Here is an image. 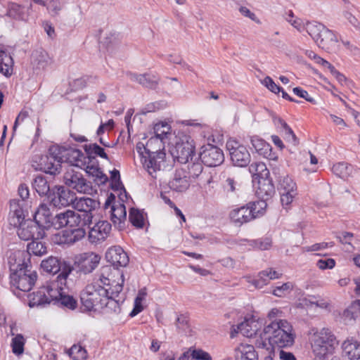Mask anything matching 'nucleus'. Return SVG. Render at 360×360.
<instances>
[{"instance_id":"79ce46f5","label":"nucleus","mask_w":360,"mask_h":360,"mask_svg":"<svg viewBox=\"0 0 360 360\" xmlns=\"http://www.w3.org/2000/svg\"><path fill=\"white\" fill-rule=\"evenodd\" d=\"M86 172L93 177L94 182L97 185L104 184L108 180V176L97 167L88 166Z\"/></svg>"},{"instance_id":"c9c22d12","label":"nucleus","mask_w":360,"mask_h":360,"mask_svg":"<svg viewBox=\"0 0 360 360\" xmlns=\"http://www.w3.org/2000/svg\"><path fill=\"white\" fill-rule=\"evenodd\" d=\"M359 317L360 309L354 301L344 310L342 316L346 324H352Z\"/></svg>"},{"instance_id":"9b49d317","label":"nucleus","mask_w":360,"mask_h":360,"mask_svg":"<svg viewBox=\"0 0 360 360\" xmlns=\"http://www.w3.org/2000/svg\"><path fill=\"white\" fill-rule=\"evenodd\" d=\"M200 158L205 165L212 167L220 165L224 160V155L219 148L208 144L202 148Z\"/></svg>"},{"instance_id":"1a4fd4ad","label":"nucleus","mask_w":360,"mask_h":360,"mask_svg":"<svg viewBox=\"0 0 360 360\" xmlns=\"http://www.w3.org/2000/svg\"><path fill=\"white\" fill-rule=\"evenodd\" d=\"M101 257L93 252L82 253L75 258L73 269L84 274L91 273L98 265Z\"/></svg>"},{"instance_id":"5fc2aeb1","label":"nucleus","mask_w":360,"mask_h":360,"mask_svg":"<svg viewBox=\"0 0 360 360\" xmlns=\"http://www.w3.org/2000/svg\"><path fill=\"white\" fill-rule=\"evenodd\" d=\"M66 211L56 214L51 221V227L55 229H60L67 226Z\"/></svg>"},{"instance_id":"f03ea898","label":"nucleus","mask_w":360,"mask_h":360,"mask_svg":"<svg viewBox=\"0 0 360 360\" xmlns=\"http://www.w3.org/2000/svg\"><path fill=\"white\" fill-rule=\"evenodd\" d=\"M308 334L311 340L314 360H327L328 354L338 345V340L332 330L328 328H323L321 330L311 328Z\"/></svg>"},{"instance_id":"7ed1b4c3","label":"nucleus","mask_w":360,"mask_h":360,"mask_svg":"<svg viewBox=\"0 0 360 360\" xmlns=\"http://www.w3.org/2000/svg\"><path fill=\"white\" fill-rule=\"evenodd\" d=\"M15 270L11 268L10 285L11 290L18 297H20V291L28 292L34 286L37 274L32 271L27 264H19Z\"/></svg>"},{"instance_id":"ea45409f","label":"nucleus","mask_w":360,"mask_h":360,"mask_svg":"<svg viewBox=\"0 0 360 360\" xmlns=\"http://www.w3.org/2000/svg\"><path fill=\"white\" fill-rule=\"evenodd\" d=\"M32 61L38 68H45L50 62L48 53L42 50H36L32 54Z\"/></svg>"},{"instance_id":"37998d69","label":"nucleus","mask_w":360,"mask_h":360,"mask_svg":"<svg viewBox=\"0 0 360 360\" xmlns=\"http://www.w3.org/2000/svg\"><path fill=\"white\" fill-rule=\"evenodd\" d=\"M332 169L336 176L341 179H346L352 174L353 167L346 162H339L334 165Z\"/></svg>"},{"instance_id":"4c0bfd02","label":"nucleus","mask_w":360,"mask_h":360,"mask_svg":"<svg viewBox=\"0 0 360 360\" xmlns=\"http://www.w3.org/2000/svg\"><path fill=\"white\" fill-rule=\"evenodd\" d=\"M178 360H212L210 355L201 349H189L184 352Z\"/></svg>"},{"instance_id":"f704fd0d","label":"nucleus","mask_w":360,"mask_h":360,"mask_svg":"<svg viewBox=\"0 0 360 360\" xmlns=\"http://www.w3.org/2000/svg\"><path fill=\"white\" fill-rule=\"evenodd\" d=\"M257 193L264 200L270 198L275 193L274 186L271 181L266 178L259 180Z\"/></svg>"},{"instance_id":"e433bc0d","label":"nucleus","mask_w":360,"mask_h":360,"mask_svg":"<svg viewBox=\"0 0 360 360\" xmlns=\"http://www.w3.org/2000/svg\"><path fill=\"white\" fill-rule=\"evenodd\" d=\"M32 187L41 196H48L50 192H51L48 181L41 175H38L34 179Z\"/></svg>"},{"instance_id":"3c124183","label":"nucleus","mask_w":360,"mask_h":360,"mask_svg":"<svg viewBox=\"0 0 360 360\" xmlns=\"http://www.w3.org/2000/svg\"><path fill=\"white\" fill-rule=\"evenodd\" d=\"M276 120L278 121V123L281 126V127L284 130L285 139L288 141L292 143L293 145H297L298 143V141L292 129L281 117H278Z\"/></svg>"},{"instance_id":"dca6fc26","label":"nucleus","mask_w":360,"mask_h":360,"mask_svg":"<svg viewBox=\"0 0 360 360\" xmlns=\"http://www.w3.org/2000/svg\"><path fill=\"white\" fill-rule=\"evenodd\" d=\"M72 207L82 217L83 216L88 215L90 218L91 224L94 217L93 212L100 207V202L90 198L82 197L77 198L75 197Z\"/></svg>"},{"instance_id":"0e129e2a","label":"nucleus","mask_w":360,"mask_h":360,"mask_svg":"<svg viewBox=\"0 0 360 360\" xmlns=\"http://www.w3.org/2000/svg\"><path fill=\"white\" fill-rule=\"evenodd\" d=\"M153 141V138H151L148 140V141L147 142L146 146H144V144L141 142H139L136 144V150L142 156L143 159H144V157H146V155L150 150L149 147L152 144Z\"/></svg>"},{"instance_id":"864d4df0","label":"nucleus","mask_w":360,"mask_h":360,"mask_svg":"<svg viewBox=\"0 0 360 360\" xmlns=\"http://www.w3.org/2000/svg\"><path fill=\"white\" fill-rule=\"evenodd\" d=\"M69 356L74 360H85L87 358V352L80 345H73L68 352Z\"/></svg>"},{"instance_id":"2f4dec72","label":"nucleus","mask_w":360,"mask_h":360,"mask_svg":"<svg viewBox=\"0 0 360 360\" xmlns=\"http://www.w3.org/2000/svg\"><path fill=\"white\" fill-rule=\"evenodd\" d=\"M9 221L10 224L15 227H20L26 221L23 210L15 202L11 204Z\"/></svg>"},{"instance_id":"a878e982","label":"nucleus","mask_w":360,"mask_h":360,"mask_svg":"<svg viewBox=\"0 0 360 360\" xmlns=\"http://www.w3.org/2000/svg\"><path fill=\"white\" fill-rule=\"evenodd\" d=\"M251 213L252 211L249 210V208L245 205L233 210L230 212L229 217L232 222L236 225L241 226L254 219L252 217L253 214Z\"/></svg>"},{"instance_id":"c03bdc74","label":"nucleus","mask_w":360,"mask_h":360,"mask_svg":"<svg viewBox=\"0 0 360 360\" xmlns=\"http://www.w3.org/2000/svg\"><path fill=\"white\" fill-rule=\"evenodd\" d=\"M129 219L133 226L141 229L144 226L143 212L139 209L132 207L129 210Z\"/></svg>"},{"instance_id":"b1692460","label":"nucleus","mask_w":360,"mask_h":360,"mask_svg":"<svg viewBox=\"0 0 360 360\" xmlns=\"http://www.w3.org/2000/svg\"><path fill=\"white\" fill-rule=\"evenodd\" d=\"M169 187L176 192H184L190 186V182L184 169H176L173 178L168 183Z\"/></svg>"},{"instance_id":"6e6552de","label":"nucleus","mask_w":360,"mask_h":360,"mask_svg":"<svg viewBox=\"0 0 360 360\" xmlns=\"http://www.w3.org/2000/svg\"><path fill=\"white\" fill-rule=\"evenodd\" d=\"M226 148L229 151L231 160L235 166L244 167L250 164L251 157L245 146L234 140H229L226 143Z\"/></svg>"},{"instance_id":"bf43d9fd","label":"nucleus","mask_w":360,"mask_h":360,"mask_svg":"<svg viewBox=\"0 0 360 360\" xmlns=\"http://www.w3.org/2000/svg\"><path fill=\"white\" fill-rule=\"evenodd\" d=\"M83 227L84 226H78L77 229L71 231L68 238V243H75L82 240L85 236L86 231Z\"/></svg>"},{"instance_id":"4be33fe9","label":"nucleus","mask_w":360,"mask_h":360,"mask_svg":"<svg viewBox=\"0 0 360 360\" xmlns=\"http://www.w3.org/2000/svg\"><path fill=\"white\" fill-rule=\"evenodd\" d=\"M222 187L224 191L230 197L237 195L239 191V185L236 180L233 169L231 167L227 168L221 174Z\"/></svg>"},{"instance_id":"39448f33","label":"nucleus","mask_w":360,"mask_h":360,"mask_svg":"<svg viewBox=\"0 0 360 360\" xmlns=\"http://www.w3.org/2000/svg\"><path fill=\"white\" fill-rule=\"evenodd\" d=\"M41 268L43 271L53 275L57 274L61 271L57 276L56 282L60 285L65 283L68 276L73 270V267L69 263L62 262L60 259L53 256L42 260Z\"/></svg>"},{"instance_id":"6e6d98bb","label":"nucleus","mask_w":360,"mask_h":360,"mask_svg":"<svg viewBox=\"0 0 360 360\" xmlns=\"http://www.w3.org/2000/svg\"><path fill=\"white\" fill-rule=\"evenodd\" d=\"M293 285L290 282L283 283L280 286L276 287L272 291V294L276 297H282L288 294L292 289Z\"/></svg>"},{"instance_id":"f8f14e48","label":"nucleus","mask_w":360,"mask_h":360,"mask_svg":"<svg viewBox=\"0 0 360 360\" xmlns=\"http://www.w3.org/2000/svg\"><path fill=\"white\" fill-rule=\"evenodd\" d=\"M54 283H48L39 288L37 291L28 295L29 306L30 307H44L53 302V297L50 296L51 290H53Z\"/></svg>"},{"instance_id":"72a5a7b5","label":"nucleus","mask_w":360,"mask_h":360,"mask_svg":"<svg viewBox=\"0 0 360 360\" xmlns=\"http://www.w3.org/2000/svg\"><path fill=\"white\" fill-rule=\"evenodd\" d=\"M110 219L116 224L124 223L127 219V211L125 205L119 202L117 205L113 204L110 210Z\"/></svg>"},{"instance_id":"473e14b6","label":"nucleus","mask_w":360,"mask_h":360,"mask_svg":"<svg viewBox=\"0 0 360 360\" xmlns=\"http://www.w3.org/2000/svg\"><path fill=\"white\" fill-rule=\"evenodd\" d=\"M13 60L8 53L0 47V72L8 77L13 73Z\"/></svg>"},{"instance_id":"8fccbe9b","label":"nucleus","mask_w":360,"mask_h":360,"mask_svg":"<svg viewBox=\"0 0 360 360\" xmlns=\"http://www.w3.org/2000/svg\"><path fill=\"white\" fill-rule=\"evenodd\" d=\"M278 190L280 192L297 193V186L294 181L288 176H283L279 181Z\"/></svg>"},{"instance_id":"49530a36","label":"nucleus","mask_w":360,"mask_h":360,"mask_svg":"<svg viewBox=\"0 0 360 360\" xmlns=\"http://www.w3.org/2000/svg\"><path fill=\"white\" fill-rule=\"evenodd\" d=\"M27 248L29 254H32L36 256H41L46 253V247L45 244L39 240H34L31 243H29Z\"/></svg>"},{"instance_id":"338daca9","label":"nucleus","mask_w":360,"mask_h":360,"mask_svg":"<svg viewBox=\"0 0 360 360\" xmlns=\"http://www.w3.org/2000/svg\"><path fill=\"white\" fill-rule=\"evenodd\" d=\"M263 84L268 89H269L273 93L278 94L280 92L281 90H282V87L278 86L269 76L264 78Z\"/></svg>"},{"instance_id":"5701e85b","label":"nucleus","mask_w":360,"mask_h":360,"mask_svg":"<svg viewBox=\"0 0 360 360\" xmlns=\"http://www.w3.org/2000/svg\"><path fill=\"white\" fill-rule=\"evenodd\" d=\"M127 75L131 81L139 83L145 88L151 89H156L160 81V78L156 75L150 72L143 74L128 72Z\"/></svg>"},{"instance_id":"412c9836","label":"nucleus","mask_w":360,"mask_h":360,"mask_svg":"<svg viewBox=\"0 0 360 360\" xmlns=\"http://www.w3.org/2000/svg\"><path fill=\"white\" fill-rule=\"evenodd\" d=\"M53 218V217L48 205L41 203L34 212L33 221L45 230L51 228Z\"/></svg>"},{"instance_id":"603ef678","label":"nucleus","mask_w":360,"mask_h":360,"mask_svg":"<svg viewBox=\"0 0 360 360\" xmlns=\"http://www.w3.org/2000/svg\"><path fill=\"white\" fill-rule=\"evenodd\" d=\"M25 339L21 334H18L12 339L11 347L13 352L16 355L22 354L24 352Z\"/></svg>"},{"instance_id":"09e8293b","label":"nucleus","mask_w":360,"mask_h":360,"mask_svg":"<svg viewBox=\"0 0 360 360\" xmlns=\"http://www.w3.org/2000/svg\"><path fill=\"white\" fill-rule=\"evenodd\" d=\"M250 141L252 147L262 154L266 155L268 151L271 150V146L258 136H252Z\"/></svg>"},{"instance_id":"13d9d810","label":"nucleus","mask_w":360,"mask_h":360,"mask_svg":"<svg viewBox=\"0 0 360 360\" xmlns=\"http://www.w3.org/2000/svg\"><path fill=\"white\" fill-rule=\"evenodd\" d=\"M110 270V268L109 266L102 267L100 273L97 275L98 278H96L94 282H98L105 288L110 285V280L108 278V276H106L108 275Z\"/></svg>"},{"instance_id":"20e7f679","label":"nucleus","mask_w":360,"mask_h":360,"mask_svg":"<svg viewBox=\"0 0 360 360\" xmlns=\"http://www.w3.org/2000/svg\"><path fill=\"white\" fill-rule=\"evenodd\" d=\"M109 289L102 286L98 282L87 285L80 293L82 305L88 311L102 309V304L106 300Z\"/></svg>"},{"instance_id":"4468645a","label":"nucleus","mask_w":360,"mask_h":360,"mask_svg":"<svg viewBox=\"0 0 360 360\" xmlns=\"http://www.w3.org/2000/svg\"><path fill=\"white\" fill-rule=\"evenodd\" d=\"M19 238L24 240H39L44 237V230L32 220L27 219L18 227L17 231Z\"/></svg>"},{"instance_id":"2eb2a0df","label":"nucleus","mask_w":360,"mask_h":360,"mask_svg":"<svg viewBox=\"0 0 360 360\" xmlns=\"http://www.w3.org/2000/svg\"><path fill=\"white\" fill-rule=\"evenodd\" d=\"M165 156L166 154L163 150H158L156 151L150 150L144 157L143 165L150 176L156 178L154 174L161 169L162 165H164Z\"/></svg>"},{"instance_id":"0eeeda50","label":"nucleus","mask_w":360,"mask_h":360,"mask_svg":"<svg viewBox=\"0 0 360 360\" xmlns=\"http://www.w3.org/2000/svg\"><path fill=\"white\" fill-rule=\"evenodd\" d=\"M51 151L58 154L61 163L68 162L71 166L82 167L85 165V156L79 149L59 146H51Z\"/></svg>"},{"instance_id":"7c9ffc66","label":"nucleus","mask_w":360,"mask_h":360,"mask_svg":"<svg viewBox=\"0 0 360 360\" xmlns=\"http://www.w3.org/2000/svg\"><path fill=\"white\" fill-rule=\"evenodd\" d=\"M236 360H257V355L252 345H240L235 349Z\"/></svg>"},{"instance_id":"680f3d73","label":"nucleus","mask_w":360,"mask_h":360,"mask_svg":"<svg viewBox=\"0 0 360 360\" xmlns=\"http://www.w3.org/2000/svg\"><path fill=\"white\" fill-rule=\"evenodd\" d=\"M249 278V277H247L248 281L252 283L257 288H262L264 285H267L269 282L267 276L262 275V271L258 274L257 278L252 281H250Z\"/></svg>"},{"instance_id":"bb28decb","label":"nucleus","mask_w":360,"mask_h":360,"mask_svg":"<svg viewBox=\"0 0 360 360\" xmlns=\"http://www.w3.org/2000/svg\"><path fill=\"white\" fill-rule=\"evenodd\" d=\"M32 7L31 4L25 7L15 3H10L8 6L6 15L15 20H27L29 16V10Z\"/></svg>"},{"instance_id":"f257e3e1","label":"nucleus","mask_w":360,"mask_h":360,"mask_svg":"<svg viewBox=\"0 0 360 360\" xmlns=\"http://www.w3.org/2000/svg\"><path fill=\"white\" fill-rule=\"evenodd\" d=\"M259 335L262 340H268L267 348L274 351V346L278 348L292 346L295 338L292 325L286 320L277 319L267 323Z\"/></svg>"},{"instance_id":"aec40b11","label":"nucleus","mask_w":360,"mask_h":360,"mask_svg":"<svg viewBox=\"0 0 360 360\" xmlns=\"http://www.w3.org/2000/svg\"><path fill=\"white\" fill-rule=\"evenodd\" d=\"M175 153L176 158L180 163H188L189 160H193L195 153V146L193 141L186 140L177 142L175 146Z\"/></svg>"},{"instance_id":"a19ab883","label":"nucleus","mask_w":360,"mask_h":360,"mask_svg":"<svg viewBox=\"0 0 360 360\" xmlns=\"http://www.w3.org/2000/svg\"><path fill=\"white\" fill-rule=\"evenodd\" d=\"M306 30L316 43L321 37L322 32L326 28L323 24L317 22H310L306 24Z\"/></svg>"},{"instance_id":"69168bd1","label":"nucleus","mask_w":360,"mask_h":360,"mask_svg":"<svg viewBox=\"0 0 360 360\" xmlns=\"http://www.w3.org/2000/svg\"><path fill=\"white\" fill-rule=\"evenodd\" d=\"M333 245H334L333 242H330V243L322 242V243H315L310 246H307L304 248V249L307 252H315V251L324 250V249L327 248L328 247H333Z\"/></svg>"},{"instance_id":"58836bf2","label":"nucleus","mask_w":360,"mask_h":360,"mask_svg":"<svg viewBox=\"0 0 360 360\" xmlns=\"http://www.w3.org/2000/svg\"><path fill=\"white\" fill-rule=\"evenodd\" d=\"M106 300L102 304V309L105 313L118 314L121 311L120 303L115 299L114 297L110 295V292L106 295Z\"/></svg>"},{"instance_id":"393cba45","label":"nucleus","mask_w":360,"mask_h":360,"mask_svg":"<svg viewBox=\"0 0 360 360\" xmlns=\"http://www.w3.org/2000/svg\"><path fill=\"white\" fill-rule=\"evenodd\" d=\"M259 328V323L254 319H250L239 323L234 329V332L247 338H253L258 334Z\"/></svg>"},{"instance_id":"c85d7f7f","label":"nucleus","mask_w":360,"mask_h":360,"mask_svg":"<svg viewBox=\"0 0 360 360\" xmlns=\"http://www.w3.org/2000/svg\"><path fill=\"white\" fill-rule=\"evenodd\" d=\"M338 42V39L334 32L326 28L321 34L320 39L316 42L318 46L327 51L334 50Z\"/></svg>"},{"instance_id":"c756f323","label":"nucleus","mask_w":360,"mask_h":360,"mask_svg":"<svg viewBox=\"0 0 360 360\" xmlns=\"http://www.w3.org/2000/svg\"><path fill=\"white\" fill-rule=\"evenodd\" d=\"M342 354L349 360H360V342L345 340L342 345Z\"/></svg>"},{"instance_id":"423d86ee","label":"nucleus","mask_w":360,"mask_h":360,"mask_svg":"<svg viewBox=\"0 0 360 360\" xmlns=\"http://www.w3.org/2000/svg\"><path fill=\"white\" fill-rule=\"evenodd\" d=\"M63 181L68 188L79 193L91 194L93 191L91 183L84 179L80 172L73 168H69L65 172Z\"/></svg>"},{"instance_id":"9d476101","label":"nucleus","mask_w":360,"mask_h":360,"mask_svg":"<svg viewBox=\"0 0 360 360\" xmlns=\"http://www.w3.org/2000/svg\"><path fill=\"white\" fill-rule=\"evenodd\" d=\"M48 199L56 207H67L70 205H72L75 195L63 186H55L49 194Z\"/></svg>"},{"instance_id":"e2e57ef3","label":"nucleus","mask_w":360,"mask_h":360,"mask_svg":"<svg viewBox=\"0 0 360 360\" xmlns=\"http://www.w3.org/2000/svg\"><path fill=\"white\" fill-rule=\"evenodd\" d=\"M316 266L321 270L332 269L335 266V261L332 258L321 259L317 261Z\"/></svg>"},{"instance_id":"774afa93","label":"nucleus","mask_w":360,"mask_h":360,"mask_svg":"<svg viewBox=\"0 0 360 360\" xmlns=\"http://www.w3.org/2000/svg\"><path fill=\"white\" fill-rule=\"evenodd\" d=\"M292 91L296 96L305 99L307 101L313 104L316 103V101L314 100V98L310 96L308 92L302 89V88L295 87L293 88Z\"/></svg>"},{"instance_id":"4d7b16f0","label":"nucleus","mask_w":360,"mask_h":360,"mask_svg":"<svg viewBox=\"0 0 360 360\" xmlns=\"http://www.w3.org/2000/svg\"><path fill=\"white\" fill-rule=\"evenodd\" d=\"M65 4V0H51L48 4L47 9L52 15H58Z\"/></svg>"},{"instance_id":"a211bd4d","label":"nucleus","mask_w":360,"mask_h":360,"mask_svg":"<svg viewBox=\"0 0 360 360\" xmlns=\"http://www.w3.org/2000/svg\"><path fill=\"white\" fill-rule=\"evenodd\" d=\"M105 258L115 269L125 267L129 262V256L120 246L110 248L105 253Z\"/></svg>"},{"instance_id":"cd10ccee","label":"nucleus","mask_w":360,"mask_h":360,"mask_svg":"<svg viewBox=\"0 0 360 360\" xmlns=\"http://www.w3.org/2000/svg\"><path fill=\"white\" fill-rule=\"evenodd\" d=\"M67 226L75 228L78 226H86L90 225V218L88 215L83 217L73 210H66Z\"/></svg>"},{"instance_id":"a18cd8bd","label":"nucleus","mask_w":360,"mask_h":360,"mask_svg":"<svg viewBox=\"0 0 360 360\" xmlns=\"http://www.w3.org/2000/svg\"><path fill=\"white\" fill-rule=\"evenodd\" d=\"M84 149L89 158L91 157L94 158V156H99L105 160H108V156L105 153L104 149L96 143L85 145L84 146Z\"/></svg>"},{"instance_id":"f3484780","label":"nucleus","mask_w":360,"mask_h":360,"mask_svg":"<svg viewBox=\"0 0 360 360\" xmlns=\"http://www.w3.org/2000/svg\"><path fill=\"white\" fill-rule=\"evenodd\" d=\"M58 285L54 283V287L50 292V296L53 297V303L71 310L75 309L77 307V300L72 295L65 294Z\"/></svg>"},{"instance_id":"6ab92c4d","label":"nucleus","mask_w":360,"mask_h":360,"mask_svg":"<svg viewBox=\"0 0 360 360\" xmlns=\"http://www.w3.org/2000/svg\"><path fill=\"white\" fill-rule=\"evenodd\" d=\"M111 224L107 221H99L89 231V240L91 243L103 241L109 236Z\"/></svg>"},{"instance_id":"de8ad7c7","label":"nucleus","mask_w":360,"mask_h":360,"mask_svg":"<svg viewBox=\"0 0 360 360\" xmlns=\"http://www.w3.org/2000/svg\"><path fill=\"white\" fill-rule=\"evenodd\" d=\"M249 210L252 211L251 214H253V219H256L264 214V210L266 207V200H259L256 202H250L246 204Z\"/></svg>"},{"instance_id":"ddd939ff","label":"nucleus","mask_w":360,"mask_h":360,"mask_svg":"<svg viewBox=\"0 0 360 360\" xmlns=\"http://www.w3.org/2000/svg\"><path fill=\"white\" fill-rule=\"evenodd\" d=\"M37 169L53 176L60 172V160L58 154L55 155V153L51 151V147L49 149V153L40 158Z\"/></svg>"},{"instance_id":"052dcab7","label":"nucleus","mask_w":360,"mask_h":360,"mask_svg":"<svg viewBox=\"0 0 360 360\" xmlns=\"http://www.w3.org/2000/svg\"><path fill=\"white\" fill-rule=\"evenodd\" d=\"M187 168L189 175L193 178L198 177L203 169L202 163L199 162H188Z\"/></svg>"}]
</instances>
